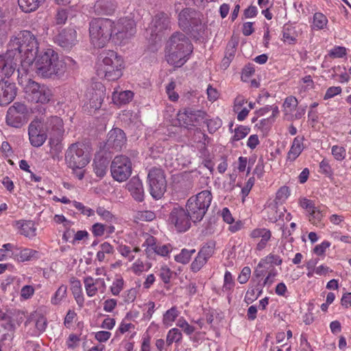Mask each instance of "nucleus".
Segmentation results:
<instances>
[{
    "label": "nucleus",
    "mask_w": 351,
    "mask_h": 351,
    "mask_svg": "<svg viewBox=\"0 0 351 351\" xmlns=\"http://www.w3.org/2000/svg\"><path fill=\"white\" fill-rule=\"evenodd\" d=\"M8 50L21 63L17 69L19 74L23 75V72L26 75L28 67L33 64L38 54V43L31 32L24 30L10 39Z\"/></svg>",
    "instance_id": "obj_1"
},
{
    "label": "nucleus",
    "mask_w": 351,
    "mask_h": 351,
    "mask_svg": "<svg viewBox=\"0 0 351 351\" xmlns=\"http://www.w3.org/2000/svg\"><path fill=\"white\" fill-rule=\"evenodd\" d=\"M169 54L167 60L176 67L182 66L189 59L193 51V45L189 38L183 33L176 32L169 38L168 42Z\"/></svg>",
    "instance_id": "obj_2"
},
{
    "label": "nucleus",
    "mask_w": 351,
    "mask_h": 351,
    "mask_svg": "<svg viewBox=\"0 0 351 351\" xmlns=\"http://www.w3.org/2000/svg\"><path fill=\"white\" fill-rule=\"evenodd\" d=\"M123 61L121 56L112 50L101 52L96 64L97 75L108 81H116L122 75Z\"/></svg>",
    "instance_id": "obj_3"
},
{
    "label": "nucleus",
    "mask_w": 351,
    "mask_h": 351,
    "mask_svg": "<svg viewBox=\"0 0 351 351\" xmlns=\"http://www.w3.org/2000/svg\"><path fill=\"white\" fill-rule=\"evenodd\" d=\"M36 73L43 77L49 78L62 75V64H59L57 52L52 49H47L40 53L35 59Z\"/></svg>",
    "instance_id": "obj_4"
},
{
    "label": "nucleus",
    "mask_w": 351,
    "mask_h": 351,
    "mask_svg": "<svg viewBox=\"0 0 351 351\" xmlns=\"http://www.w3.org/2000/svg\"><path fill=\"white\" fill-rule=\"evenodd\" d=\"M114 21L110 19H93L89 23V34L92 44L102 48L113 35Z\"/></svg>",
    "instance_id": "obj_5"
},
{
    "label": "nucleus",
    "mask_w": 351,
    "mask_h": 351,
    "mask_svg": "<svg viewBox=\"0 0 351 351\" xmlns=\"http://www.w3.org/2000/svg\"><path fill=\"white\" fill-rule=\"evenodd\" d=\"M212 199L210 191L204 190L187 200L186 208L192 217L193 222L196 223L202 220L210 206Z\"/></svg>",
    "instance_id": "obj_6"
},
{
    "label": "nucleus",
    "mask_w": 351,
    "mask_h": 351,
    "mask_svg": "<svg viewBox=\"0 0 351 351\" xmlns=\"http://www.w3.org/2000/svg\"><path fill=\"white\" fill-rule=\"evenodd\" d=\"M147 182L150 195L156 199H160L167 189L164 170L156 167L151 168L147 174Z\"/></svg>",
    "instance_id": "obj_7"
},
{
    "label": "nucleus",
    "mask_w": 351,
    "mask_h": 351,
    "mask_svg": "<svg viewBox=\"0 0 351 351\" xmlns=\"http://www.w3.org/2000/svg\"><path fill=\"white\" fill-rule=\"evenodd\" d=\"M65 161L72 169H82L88 162V155L85 154L84 145L80 143L71 144L65 154Z\"/></svg>",
    "instance_id": "obj_8"
},
{
    "label": "nucleus",
    "mask_w": 351,
    "mask_h": 351,
    "mask_svg": "<svg viewBox=\"0 0 351 351\" xmlns=\"http://www.w3.org/2000/svg\"><path fill=\"white\" fill-rule=\"evenodd\" d=\"M110 171L112 178L121 182L128 180L132 173V162L130 159L124 155L114 157L111 162Z\"/></svg>",
    "instance_id": "obj_9"
},
{
    "label": "nucleus",
    "mask_w": 351,
    "mask_h": 351,
    "mask_svg": "<svg viewBox=\"0 0 351 351\" xmlns=\"http://www.w3.org/2000/svg\"><path fill=\"white\" fill-rule=\"evenodd\" d=\"M27 106L20 102H16L7 111L6 123L10 126L19 128L27 122Z\"/></svg>",
    "instance_id": "obj_10"
},
{
    "label": "nucleus",
    "mask_w": 351,
    "mask_h": 351,
    "mask_svg": "<svg viewBox=\"0 0 351 351\" xmlns=\"http://www.w3.org/2000/svg\"><path fill=\"white\" fill-rule=\"evenodd\" d=\"M25 89L32 101L36 103H48L52 95L51 90L47 86L40 85L31 79L28 80Z\"/></svg>",
    "instance_id": "obj_11"
},
{
    "label": "nucleus",
    "mask_w": 351,
    "mask_h": 351,
    "mask_svg": "<svg viewBox=\"0 0 351 351\" xmlns=\"http://www.w3.org/2000/svg\"><path fill=\"white\" fill-rule=\"evenodd\" d=\"M206 112L203 110L187 107L180 110L177 117L181 125L189 128L199 124L202 121L206 119Z\"/></svg>",
    "instance_id": "obj_12"
},
{
    "label": "nucleus",
    "mask_w": 351,
    "mask_h": 351,
    "mask_svg": "<svg viewBox=\"0 0 351 351\" xmlns=\"http://www.w3.org/2000/svg\"><path fill=\"white\" fill-rule=\"evenodd\" d=\"M169 221L171 223L173 224L178 231L185 232L191 227V217L187 209H184L181 206L174 207L169 217Z\"/></svg>",
    "instance_id": "obj_13"
},
{
    "label": "nucleus",
    "mask_w": 351,
    "mask_h": 351,
    "mask_svg": "<svg viewBox=\"0 0 351 351\" xmlns=\"http://www.w3.org/2000/svg\"><path fill=\"white\" fill-rule=\"evenodd\" d=\"M136 33V25L134 21L128 19H120L117 23L114 22L113 35L118 40H123L130 38Z\"/></svg>",
    "instance_id": "obj_14"
},
{
    "label": "nucleus",
    "mask_w": 351,
    "mask_h": 351,
    "mask_svg": "<svg viewBox=\"0 0 351 351\" xmlns=\"http://www.w3.org/2000/svg\"><path fill=\"white\" fill-rule=\"evenodd\" d=\"M45 127L49 135V143L58 144L64 132L62 120L57 116L51 117L46 121Z\"/></svg>",
    "instance_id": "obj_15"
},
{
    "label": "nucleus",
    "mask_w": 351,
    "mask_h": 351,
    "mask_svg": "<svg viewBox=\"0 0 351 351\" xmlns=\"http://www.w3.org/2000/svg\"><path fill=\"white\" fill-rule=\"evenodd\" d=\"M41 123L34 120L28 127V134L30 143L34 147H40L47 138V134L41 130Z\"/></svg>",
    "instance_id": "obj_16"
},
{
    "label": "nucleus",
    "mask_w": 351,
    "mask_h": 351,
    "mask_svg": "<svg viewBox=\"0 0 351 351\" xmlns=\"http://www.w3.org/2000/svg\"><path fill=\"white\" fill-rule=\"evenodd\" d=\"M19 62L10 51L7 50L4 55L0 56V77H9L14 72Z\"/></svg>",
    "instance_id": "obj_17"
},
{
    "label": "nucleus",
    "mask_w": 351,
    "mask_h": 351,
    "mask_svg": "<svg viewBox=\"0 0 351 351\" xmlns=\"http://www.w3.org/2000/svg\"><path fill=\"white\" fill-rule=\"evenodd\" d=\"M127 138L125 132L120 128H112L108 134L106 145L109 148L121 151L126 145Z\"/></svg>",
    "instance_id": "obj_18"
},
{
    "label": "nucleus",
    "mask_w": 351,
    "mask_h": 351,
    "mask_svg": "<svg viewBox=\"0 0 351 351\" xmlns=\"http://www.w3.org/2000/svg\"><path fill=\"white\" fill-rule=\"evenodd\" d=\"M17 93V88L14 83L8 80H1L0 81V106H7L15 98Z\"/></svg>",
    "instance_id": "obj_19"
},
{
    "label": "nucleus",
    "mask_w": 351,
    "mask_h": 351,
    "mask_svg": "<svg viewBox=\"0 0 351 351\" xmlns=\"http://www.w3.org/2000/svg\"><path fill=\"white\" fill-rule=\"evenodd\" d=\"M201 16L202 14L193 8H184L178 14V25L183 31L187 30Z\"/></svg>",
    "instance_id": "obj_20"
},
{
    "label": "nucleus",
    "mask_w": 351,
    "mask_h": 351,
    "mask_svg": "<svg viewBox=\"0 0 351 351\" xmlns=\"http://www.w3.org/2000/svg\"><path fill=\"white\" fill-rule=\"evenodd\" d=\"M77 32L74 29H62L56 37V42L61 47L70 49L77 43Z\"/></svg>",
    "instance_id": "obj_21"
},
{
    "label": "nucleus",
    "mask_w": 351,
    "mask_h": 351,
    "mask_svg": "<svg viewBox=\"0 0 351 351\" xmlns=\"http://www.w3.org/2000/svg\"><path fill=\"white\" fill-rule=\"evenodd\" d=\"M126 189L130 192L135 201L142 202L144 200L145 191L143 184L138 177H132L127 183Z\"/></svg>",
    "instance_id": "obj_22"
},
{
    "label": "nucleus",
    "mask_w": 351,
    "mask_h": 351,
    "mask_svg": "<svg viewBox=\"0 0 351 351\" xmlns=\"http://www.w3.org/2000/svg\"><path fill=\"white\" fill-rule=\"evenodd\" d=\"M97 90L90 88L86 93V97L88 99L89 107L95 110L101 108L104 98V86L101 84H96Z\"/></svg>",
    "instance_id": "obj_23"
},
{
    "label": "nucleus",
    "mask_w": 351,
    "mask_h": 351,
    "mask_svg": "<svg viewBox=\"0 0 351 351\" xmlns=\"http://www.w3.org/2000/svg\"><path fill=\"white\" fill-rule=\"evenodd\" d=\"M117 7V3L115 0H97L94 9L97 14L110 15L114 12Z\"/></svg>",
    "instance_id": "obj_24"
},
{
    "label": "nucleus",
    "mask_w": 351,
    "mask_h": 351,
    "mask_svg": "<svg viewBox=\"0 0 351 351\" xmlns=\"http://www.w3.org/2000/svg\"><path fill=\"white\" fill-rule=\"evenodd\" d=\"M170 19L167 14L160 12L155 15L152 21V32L156 35L162 32L163 30L169 27Z\"/></svg>",
    "instance_id": "obj_25"
},
{
    "label": "nucleus",
    "mask_w": 351,
    "mask_h": 351,
    "mask_svg": "<svg viewBox=\"0 0 351 351\" xmlns=\"http://www.w3.org/2000/svg\"><path fill=\"white\" fill-rule=\"evenodd\" d=\"M15 226L19 230L21 234L32 238L36 236L35 223L32 220H20L15 221Z\"/></svg>",
    "instance_id": "obj_26"
},
{
    "label": "nucleus",
    "mask_w": 351,
    "mask_h": 351,
    "mask_svg": "<svg viewBox=\"0 0 351 351\" xmlns=\"http://www.w3.org/2000/svg\"><path fill=\"white\" fill-rule=\"evenodd\" d=\"M206 27L205 23H202V19L200 18L197 20V23H194L190 26V28L184 32H189L193 40L201 41L204 39Z\"/></svg>",
    "instance_id": "obj_27"
},
{
    "label": "nucleus",
    "mask_w": 351,
    "mask_h": 351,
    "mask_svg": "<svg viewBox=\"0 0 351 351\" xmlns=\"http://www.w3.org/2000/svg\"><path fill=\"white\" fill-rule=\"evenodd\" d=\"M267 275L264 279L263 282H261V280H259L256 285V290L258 291V295L256 298H257L262 293L264 287H270L271 285V284L274 282L276 276L278 275V271L274 266L270 265L267 268Z\"/></svg>",
    "instance_id": "obj_28"
},
{
    "label": "nucleus",
    "mask_w": 351,
    "mask_h": 351,
    "mask_svg": "<svg viewBox=\"0 0 351 351\" xmlns=\"http://www.w3.org/2000/svg\"><path fill=\"white\" fill-rule=\"evenodd\" d=\"M71 290L77 304L82 307L84 303V298L82 293V284L80 280L75 277L70 279Z\"/></svg>",
    "instance_id": "obj_29"
},
{
    "label": "nucleus",
    "mask_w": 351,
    "mask_h": 351,
    "mask_svg": "<svg viewBox=\"0 0 351 351\" xmlns=\"http://www.w3.org/2000/svg\"><path fill=\"white\" fill-rule=\"evenodd\" d=\"M304 137L298 136H296L292 143L290 150L287 154V160L290 161H294L303 151V141Z\"/></svg>",
    "instance_id": "obj_30"
},
{
    "label": "nucleus",
    "mask_w": 351,
    "mask_h": 351,
    "mask_svg": "<svg viewBox=\"0 0 351 351\" xmlns=\"http://www.w3.org/2000/svg\"><path fill=\"white\" fill-rule=\"evenodd\" d=\"M45 0H18L20 8L26 13L36 10Z\"/></svg>",
    "instance_id": "obj_31"
},
{
    "label": "nucleus",
    "mask_w": 351,
    "mask_h": 351,
    "mask_svg": "<svg viewBox=\"0 0 351 351\" xmlns=\"http://www.w3.org/2000/svg\"><path fill=\"white\" fill-rule=\"evenodd\" d=\"M134 93L130 90L121 92H114L112 94V100L117 105H125L128 104L133 98Z\"/></svg>",
    "instance_id": "obj_32"
},
{
    "label": "nucleus",
    "mask_w": 351,
    "mask_h": 351,
    "mask_svg": "<svg viewBox=\"0 0 351 351\" xmlns=\"http://www.w3.org/2000/svg\"><path fill=\"white\" fill-rule=\"evenodd\" d=\"M109 161L106 158L100 157L99 158H96L94 160V171L97 176L99 178H103L108 170Z\"/></svg>",
    "instance_id": "obj_33"
},
{
    "label": "nucleus",
    "mask_w": 351,
    "mask_h": 351,
    "mask_svg": "<svg viewBox=\"0 0 351 351\" xmlns=\"http://www.w3.org/2000/svg\"><path fill=\"white\" fill-rule=\"evenodd\" d=\"M142 246L145 247V251L147 256L149 258H154V256L156 255V239L153 236L148 235Z\"/></svg>",
    "instance_id": "obj_34"
},
{
    "label": "nucleus",
    "mask_w": 351,
    "mask_h": 351,
    "mask_svg": "<svg viewBox=\"0 0 351 351\" xmlns=\"http://www.w3.org/2000/svg\"><path fill=\"white\" fill-rule=\"evenodd\" d=\"M235 53L236 45L234 44L228 43L226 49L225 56L221 61V66L223 69H226L229 66L235 56Z\"/></svg>",
    "instance_id": "obj_35"
},
{
    "label": "nucleus",
    "mask_w": 351,
    "mask_h": 351,
    "mask_svg": "<svg viewBox=\"0 0 351 351\" xmlns=\"http://www.w3.org/2000/svg\"><path fill=\"white\" fill-rule=\"evenodd\" d=\"M38 252L36 250L25 248L19 253L15 254V256L19 261L24 262L30 261L32 258H38Z\"/></svg>",
    "instance_id": "obj_36"
},
{
    "label": "nucleus",
    "mask_w": 351,
    "mask_h": 351,
    "mask_svg": "<svg viewBox=\"0 0 351 351\" xmlns=\"http://www.w3.org/2000/svg\"><path fill=\"white\" fill-rule=\"evenodd\" d=\"M84 287L86 294L88 297H93L96 295L97 292V283L95 280L91 276H87L84 278Z\"/></svg>",
    "instance_id": "obj_37"
},
{
    "label": "nucleus",
    "mask_w": 351,
    "mask_h": 351,
    "mask_svg": "<svg viewBox=\"0 0 351 351\" xmlns=\"http://www.w3.org/2000/svg\"><path fill=\"white\" fill-rule=\"evenodd\" d=\"M309 221L318 227H323L324 223H322V218L324 215L322 211L320 210L318 208L315 207L309 213Z\"/></svg>",
    "instance_id": "obj_38"
},
{
    "label": "nucleus",
    "mask_w": 351,
    "mask_h": 351,
    "mask_svg": "<svg viewBox=\"0 0 351 351\" xmlns=\"http://www.w3.org/2000/svg\"><path fill=\"white\" fill-rule=\"evenodd\" d=\"M328 23L326 16L321 12H316L313 16V29L319 30L324 29Z\"/></svg>",
    "instance_id": "obj_39"
},
{
    "label": "nucleus",
    "mask_w": 351,
    "mask_h": 351,
    "mask_svg": "<svg viewBox=\"0 0 351 351\" xmlns=\"http://www.w3.org/2000/svg\"><path fill=\"white\" fill-rule=\"evenodd\" d=\"M215 242L213 241H210L205 243L199 252H198L199 255L202 256L203 258L208 261V258L213 256L215 252Z\"/></svg>",
    "instance_id": "obj_40"
},
{
    "label": "nucleus",
    "mask_w": 351,
    "mask_h": 351,
    "mask_svg": "<svg viewBox=\"0 0 351 351\" xmlns=\"http://www.w3.org/2000/svg\"><path fill=\"white\" fill-rule=\"evenodd\" d=\"M67 292V287L62 285L51 298V302L53 305L59 304L61 301L66 298Z\"/></svg>",
    "instance_id": "obj_41"
},
{
    "label": "nucleus",
    "mask_w": 351,
    "mask_h": 351,
    "mask_svg": "<svg viewBox=\"0 0 351 351\" xmlns=\"http://www.w3.org/2000/svg\"><path fill=\"white\" fill-rule=\"evenodd\" d=\"M195 252V250L182 249L180 253L175 256V261L178 263L186 264L189 262L191 256Z\"/></svg>",
    "instance_id": "obj_42"
},
{
    "label": "nucleus",
    "mask_w": 351,
    "mask_h": 351,
    "mask_svg": "<svg viewBox=\"0 0 351 351\" xmlns=\"http://www.w3.org/2000/svg\"><path fill=\"white\" fill-rule=\"evenodd\" d=\"M182 339V332L176 328L171 329L167 335V343L170 346L173 342H180Z\"/></svg>",
    "instance_id": "obj_43"
},
{
    "label": "nucleus",
    "mask_w": 351,
    "mask_h": 351,
    "mask_svg": "<svg viewBox=\"0 0 351 351\" xmlns=\"http://www.w3.org/2000/svg\"><path fill=\"white\" fill-rule=\"evenodd\" d=\"M59 64H62V75L66 69L74 70L76 69V62L69 56H65L62 60H59Z\"/></svg>",
    "instance_id": "obj_44"
},
{
    "label": "nucleus",
    "mask_w": 351,
    "mask_h": 351,
    "mask_svg": "<svg viewBox=\"0 0 351 351\" xmlns=\"http://www.w3.org/2000/svg\"><path fill=\"white\" fill-rule=\"evenodd\" d=\"M178 316V311L176 307H172L163 315V324L165 325H169L171 322H174L176 317Z\"/></svg>",
    "instance_id": "obj_45"
},
{
    "label": "nucleus",
    "mask_w": 351,
    "mask_h": 351,
    "mask_svg": "<svg viewBox=\"0 0 351 351\" xmlns=\"http://www.w3.org/2000/svg\"><path fill=\"white\" fill-rule=\"evenodd\" d=\"M250 129L247 126L240 125L235 128L234 135L232 137L233 141H238L245 138L250 132Z\"/></svg>",
    "instance_id": "obj_46"
},
{
    "label": "nucleus",
    "mask_w": 351,
    "mask_h": 351,
    "mask_svg": "<svg viewBox=\"0 0 351 351\" xmlns=\"http://www.w3.org/2000/svg\"><path fill=\"white\" fill-rule=\"evenodd\" d=\"M206 123L208 130L210 134L215 133L222 125V121L219 118L206 119Z\"/></svg>",
    "instance_id": "obj_47"
},
{
    "label": "nucleus",
    "mask_w": 351,
    "mask_h": 351,
    "mask_svg": "<svg viewBox=\"0 0 351 351\" xmlns=\"http://www.w3.org/2000/svg\"><path fill=\"white\" fill-rule=\"evenodd\" d=\"M177 326L182 328L184 332L187 335H191L195 332V327L190 325L184 319L180 318L178 320Z\"/></svg>",
    "instance_id": "obj_48"
},
{
    "label": "nucleus",
    "mask_w": 351,
    "mask_h": 351,
    "mask_svg": "<svg viewBox=\"0 0 351 351\" xmlns=\"http://www.w3.org/2000/svg\"><path fill=\"white\" fill-rule=\"evenodd\" d=\"M207 261L205 258L197 254V256L191 265V269L193 272L199 271L202 267L206 263Z\"/></svg>",
    "instance_id": "obj_49"
},
{
    "label": "nucleus",
    "mask_w": 351,
    "mask_h": 351,
    "mask_svg": "<svg viewBox=\"0 0 351 351\" xmlns=\"http://www.w3.org/2000/svg\"><path fill=\"white\" fill-rule=\"evenodd\" d=\"M123 279L122 278H117L113 281L110 287V291L112 295H118L123 289Z\"/></svg>",
    "instance_id": "obj_50"
},
{
    "label": "nucleus",
    "mask_w": 351,
    "mask_h": 351,
    "mask_svg": "<svg viewBox=\"0 0 351 351\" xmlns=\"http://www.w3.org/2000/svg\"><path fill=\"white\" fill-rule=\"evenodd\" d=\"M96 212L98 215L107 222H111L115 219L114 215L104 207L99 206L97 208Z\"/></svg>",
    "instance_id": "obj_51"
},
{
    "label": "nucleus",
    "mask_w": 351,
    "mask_h": 351,
    "mask_svg": "<svg viewBox=\"0 0 351 351\" xmlns=\"http://www.w3.org/2000/svg\"><path fill=\"white\" fill-rule=\"evenodd\" d=\"M264 268H265V264L263 261L261 260L253 274L254 278H256L258 282L259 280L261 281L262 277L264 276L266 273Z\"/></svg>",
    "instance_id": "obj_52"
},
{
    "label": "nucleus",
    "mask_w": 351,
    "mask_h": 351,
    "mask_svg": "<svg viewBox=\"0 0 351 351\" xmlns=\"http://www.w3.org/2000/svg\"><path fill=\"white\" fill-rule=\"evenodd\" d=\"M346 55V49L344 47L336 46L332 49L328 53V56L332 58H343Z\"/></svg>",
    "instance_id": "obj_53"
},
{
    "label": "nucleus",
    "mask_w": 351,
    "mask_h": 351,
    "mask_svg": "<svg viewBox=\"0 0 351 351\" xmlns=\"http://www.w3.org/2000/svg\"><path fill=\"white\" fill-rule=\"evenodd\" d=\"M172 276V271L167 266L162 267L159 270V276L165 284L170 282Z\"/></svg>",
    "instance_id": "obj_54"
},
{
    "label": "nucleus",
    "mask_w": 351,
    "mask_h": 351,
    "mask_svg": "<svg viewBox=\"0 0 351 351\" xmlns=\"http://www.w3.org/2000/svg\"><path fill=\"white\" fill-rule=\"evenodd\" d=\"M332 154L337 160H342L346 157V149L343 147L334 145L332 147Z\"/></svg>",
    "instance_id": "obj_55"
},
{
    "label": "nucleus",
    "mask_w": 351,
    "mask_h": 351,
    "mask_svg": "<svg viewBox=\"0 0 351 351\" xmlns=\"http://www.w3.org/2000/svg\"><path fill=\"white\" fill-rule=\"evenodd\" d=\"M234 286V282L232 276L229 271H226L224 274V283L223 285V291H230Z\"/></svg>",
    "instance_id": "obj_56"
},
{
    "label": "nucleus",
    "mask_w": 351,
    "mask_h": 351,
    "mask_svg": "<svg viewBox=\"0 0 351 351\" xmlns=\"http://www.w3.org/2000/svg\"><path fill=\"white\" fill-rule=\"evenodd\" d=\"M68 19V12L66 10L60 9L57 11L55 22L57 25H64Z\"/></svg>",
    "instance_id": "obj_57"
},
{
    "label": "nucleus",
    "mask_w": 351,
    "mask_h": 351,
    "mask_svg": "<svg viewBox=\"0 0 351 351\" xmlns=\"http://www.w3.org/2000/svg\"><path fill=\"white\" fill-rule=\"evenodd\" d=\"M73 206L77 210L80 211L81 213L83 214L84 215L90 217V216L93 215V214H94V210L93 209L86 207L81 202L74 201Z\"/></svg>",
    "instance_id": "obj_58"
},
{
    "label": "nucleus",
    "mask_w": 351,
    "mask_h": 351,
    "mask_svg": "<svg viewBox=\"0 0 351 351\" xmlns=\"http://www.w3.org/2000/svg\"><path fill=\"white\" fill-rule=\"evenodd\" d=\"M261 261H263L265 265L272 263L276 265H280L282 263V260L279 256L273 254H269L265 258H262Z\"/></svg>",
    "instance_id": "obj_59"
},
{
    "label": "nucleus",
    "mask_w": 351,
    "mask_h": 351,
    "mask_svg": "<svg viewBox=\"0 0 351 351\" xmlns=\"http://www.w3.org/2000/svg\"><path fill=\"white\" fill-rule=\"evenodd\" d=\"M251 269L249 267H244L238 276L237 280L240 284H245L250 277Z\"/></svg>",
    "instance_id": "obj_60"
},
{
    "label": "nucleus",
    "mask_w": 351,
    "mask_h": 351,
    "mask_svg": "<svg viewBox=\"0 0 351 351\" xmlns=\"http://www.w3.org/2000/svg\"><path fill=\"white\" fill-rule=\"evenodd\" d=\"M271 237V232L269 230L266 233H265V235L261 238L260 241L257 243L256 245V250L258 251L263 250L266 246L268 243V241L270 240Z\"/></svg>",
    "instance_id": "obj_61"
},
{
    "label": "nucleus",
    "mask_w": 351,
    "mask_h": 351,
    "mask_svg": "<svg viewBox=\"0 0 351 351\" xmlns=\"http://www.w3.org/2000/svg\"><path fill=\"white\" fill-rule=\"evenodd\" d=\"M298 104L297 99L293 96H289L285 99L283 106L285 108H289V111L292 112L296 108Z\"/></svg>",
    "instance_id": "obj_62"
},
{
    "label": "nucleus",
    "mask_w": 351,
    "mask_h": 351,
    "mask_svg": "<svg viewBox=\"0 0 351 351\" xmlns=\"http://www.w3.org/2000/svg\"><path fill=\"white\" fill-rule=\"evenodd\" d=\"M342 91V89L340 86H331L328 88L325 93L324 97V99H328L335 96L339 95Z\"/></svg>",
    "instance_id": "obj_63"
},
{
    "label": "nucleus",
    "mask_w": 351,
    "mask_h": 351,
    "mask_svg": "<svg viewBox=\"0 0 351 351\" xmlns=\"http://www.w3.org/2000/svg\"><path fill=\"white\" fill-rule=\"evenodd\" d=\"M289 195V189L288 186H281L277 191L276 199L279 201H284Z\"/></svg>",
    "instance_id": "obj_64"
}]
</instances>
